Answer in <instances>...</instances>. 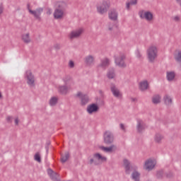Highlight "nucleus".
<instances>
[{"label":"nucleus","mask_w":181,"mask_h":181,"mask_svg":"<svg viewBox=\"0 0 181 181\" xmlns=\"http://www.w3.org/2000/svg\"><path fill=\"white\" fill-rule=\"evenodd\" d=\"M109 18L111 21H117L118 19V13H117L115 9L110 10L109 12Z\"/></svg>","instance_id":"412c9836"},{"label":"nucleus","mask_w":181,"mask_h":181,"mask_svg":"<svg viewBox=\"0 0 181 181\" xmlns=\"http://www.w3.org/2000/svg\"><path fill=\"white\" fill-rule=\"evenodd\" d=\"M123 165L127 175H129L131 173V169H132V168H134V169H136V167L132 166V165H131V162L126 158L123 160Z\"/></svg>","instance_id":"9b49d317"},{"label":"nucleus","mask_w":181,"mask_h":181,"mask_svg":"<svg viewBox=\"0 0 181 181\" xmlns=\"http://www.w3.org/2000/svg\"><path fill=\"white\" fill-rule=\"evenodd\" d=\"M4 13V6H0V15H2Z\"/></svg>","instance_id":"c03bdc74"},{"label":"nucleus","mask_w":181,"mask_h":181,"mask_svg":"<svg viewBox=\"0 0 181 181\" xmlns=\"http://www.w3.org/2000/svg\"><path fill=\"white\" fill-rule=\"evenodd\" d=\"M166 176L168 177H172V176H173L172 173H170L169 174H166Z\"/></svg>","instance_id":"de8ad7c7"},{"label":"nucleus","mask_w":181,"mask_h":181,"mask_svg":"<svg viewBox=\"0 0 181 181\" xmlns=\"http://www.w3.org/2000/svg\"><path fill=\"white\" fill-rule=\"evenodd\" d=\"M107 77L110 79L115 78V69L114 68L109 69L107 73Z\"/></svg>","instance_id":"393cba45"},{"label":"nucleus","mask_w":181,"mask_h":181,"mask_svg":"<svg viewBox=\"0 0 181 181\" xmlns=\"http://www.w3.org/2000/svg\"><path fill=\"white\" fill-rule=\"evenodd\" d=\"M148 87H149V83H148V81H144L139 83V89L141 91H145L148 90Z\"/></svg>","instance_id":"5701e85b"},{"label":"nucleus","mask_w":181,"mask_h":181,"mask_svg":"<svg viewBox=\"0 0 181 181\" xmlns=\"http://www.w3.org/2000/svg\"><path fill=\"white\" fill-rule=\"evenodd\" d=\"M177 4H179L180 6H181V0H176Z\"/></svg>","instance_id":"09e8293b"},{"label":"nucleus","mask_w":181,"mask_h":181,"mask_svg":"<svg viewBox=\"0 0 181 181\" xmlns=\"http://www.w3.org/2000/svg\"><path fill=\"white\" fill-rule=\"evenodd\" d=\"M6 120H7V122H12V117L8 116V117L6 118Z\"/></svg>","instance_id":"37998d69"},{"label":"nucleus","mask_w":181,"mask_h":181,"mask_svg":"<svg viewBox=\"0 0 181 181\" xmlns=\"http://www.w3.org/2000/svg\"><path fill=\"white\" fill-rule=\"evenodd\" d=\"M69 66L70 67V69H74V62H73V61H69Z\"/></svg>","instance_id":"58836bf2"},{"label":"nucleus","mask_w":181,"mask_h":181,"mask_svg":"<svg viewBox=\"0 0 181 181\" xmlns=\"http://www.w3.org/2000/svg\"><path fill=\"white\" fill-rule=\"evenodd\" d=\"M156 177L158 179H162L163 177V170H159L156 173Z\"/></svg>","instance_id":"e433bc0d"},{"label":"nucleus","mask_w":181,"mask_h":181,"mask_svg":"<svg viewBox=\"0 0 181 181\" xmlns=\"http://www.w3.org/2000/svg\"><path fill=\"white\" fill-rule=\"evenodd\" d=\"M141 177V173H139L138 171H134L132 173V179L134 181H139V179Z\"/></svg>","instance_id":"cd10ccee"},{"label":"nucleus","mask_w":181,"mask_h":181,"mask_svg":"<svg viewBox=\"0 0 181 181\" xmlns=\"http://www.w3.org/2000/svg\"><path fill=\"white\" fill-rule=\"evenodd\" d=\"M110 90L113 94L114 97H116V98H118L121 97V95H122V94H121V91H119V89H118V88H117V86L114 83H111Z\"/></svg>","instance_id":"2eb2a0df"},{"label":"nucleus","mask_w":181,"mask_h":181,"mask_svg":"<svg viewBox=\"0 0 181 181\" xmlns=\"http://www.w3.org/2000/svg\"><path fill=\"white\" fill-rule=\"evenodd\" d=\"M136 4H138V0H130V2H127L126 4L127 9H129L131 5H136Z\"/></svg>","instance_id":"f704fd0d"},{"label":"nucleus","mask_w":181,"mask_h":181,"mask_svg":"<svg viewBox=\"0 0 181 181\" xmlns=\"http://www.w3.org/2000/svg\"><path fill=\"white\" fill-rule=\"evenodd\" d=\"M47 13L48 15H50V13H52V10L49 9V10L47 12Z\"/></svg>","instance_id":"8fccbe9b"},{"label":"nucleus","mask_w":181,"mask_h":181,"mask_svg":"<svg viewBox=\"0 0 181 181\" xmlns=\"http://www.w3.org/2000/svg\"><path fill=\"white\" fill-rule=\"evenodd\" d=\"M64 85L69 86V84H71L73 83V80L71 79V76L66 75L62 78Z\"/></svg>","instance_id":"a878e982"},{"label":"nucleus","mask_w":181,"mask_h":181,"mask_svg":"<svg viewBox=\"0 0 181 181\" xmlns=\"http://www.w3.org/2000/svg\"><path fill=\"white\" fill-rule=\"evenodd\" d=\"M173 19L175 22H180V17L178 16L173 17Z\"/></svg>","instance_id":"4c0bfd02"},{"label":"nucleus","mask_w":181,"mask_h":181,"mask_svg":"<svg viewBox=\"0 0 181 181\" xmlns=\"http://www.w3.org/2000/svg\"><path fill=\"white\" fill-rule=\"evenodd\" d=\"M100 110V107L98 105L95 103L90 104L88 105L86 111L90 115L94 114V112H98V111Z\"/></svg>","instance_id":"ddd939ff"},{"label":"nucleus","mask_w":181,"mask_h":181,"mask_svg":"<svg viewBox=\"0 0 181 181\" xmlns=\"http://www.w3.org/2000/svg\"><path fill=\"white\" fill-rule=\"evenodd\" d=\"M69 158H70V154L66 152L65 153L64 156H62L61 162L62 163H66V162H67V160H69Z\"/></svg>","instance_id":"72a5a7b5"},{"label":"nucleus","mask_w":181,"mask_h":181,"mask_svg":"<svg viewBox=\"0 0 181 181\" xmlns=\"http://www.w3.org/2000/svg\"><path fill=\"white\" fill-rule=\"evenodd\" d=\"M163 101L165 105H172V98L169 95H164Z\"/></svg>","instance_id":"bb28decb"},{"label":"nucleus","mask_w":181,"mask_h":181,"mask_svg":"<svg viewBox=\"0 0 181 181\" xmlns=\"http://www.w3.org/2000/svg\"><path fill=\"white\" fill-rule=\"evenodd\" d=\"M160 95H155L152 98V103L153 104H159L160 103Z\"/></svg>","instance_id":"7c9ffc66"},{"label":"nucleus","mask_w":181,"mask_h":181,"mask_svg":"<svg viewBox=\"0 0 181 181\" xmlns=\"http://www.w3.org/2000/svg\"><path fill=\"white\" fill-rule=\"evenodd\" d=\"M163 136L160 134H156L154 136V141L156 144H161Z\"/></svg>","instance_id":"c756f323"},{"label":"nucleus","mask_w":181,"mask_h":181,"mask_svg":"<svg viewBox=\"0 0 181 181\" xmlns=\"http://www.w3.org/2000/svg\"><path fill=\"white\" fill-rule=\"evenodd\" d=\"M67 8V4L64 1H59L57 4V8L54 12V19H62L64 16V11Z\"/></svg>","instance_id":"f257e3e1"},{"label":"nucleus","mask_w":181,"mask_h":181,"mask_svg":"<svg viewBox=\"0 0 181 181\" xmlns=\"http://www.w3.org/2000/svg\"><path fill=\"white\" fill-rule=\"evenodd\" d=\"M58 91L60 94L66 95L69 91V86H67V85L59 86L58 87Z\"/></svg>","instance_id":"4be33fe9"},{"label":"nucleus","mask_w":181,"mask_h":181,"mask_svg":"<svg viewBox=\"0 0 181 181\" xmlns=\"http://www.w3.org/2000/svg\"><path fill=\"white\" fill-rule=\"evenodd\" d=\"M25 78L27 79V84L30 87H34L35 86V76L32 74V71L28 70L25 72Z\"/></svg>","instance_id":"6e6552de"},{"label":"nucleus","mask_w":181,"mask_h":181,"mask_svg":"<svg viewBox=\"0 0 181 181\" xmlns=\"http://www.w3.org/2000/svg\"><path fill=\"white\" fill-rule=\"evenodd\" d=\"M110 64V59L108 58H104L100 60V64L99 65V67H102V69H107Z\"/></svg>","instance_id":"6ab92c4d"},{"label":"nucleus","mask_w":181,"mask_h":181,"mask_svg":"<svg viewBox=\"0 0 181 181\" xmlns=\"http://www.w3.org/2000/svg\"><path fill=\"white\" fill-rule=\"evenodd\" d=\"M130 100H131L132 103H135V101H136V98H131Z\"/></svg>","instance_id":"49530a36"},{"label":"nucleus","mask_w":181,"mask_h":181,"mask_svg":"<svg viewBox=\"0 0 181 181\" xmlns=\"http://www.w3.org/2000/svg\"><path fill=\"white\" fill-rule=\"evenodd\" d=\"M85 63L86 66H93V63H94V57L91 55L86 57Z\"/></svg>","instance_id":"b1692460"},{"label":"nucleus","mask_w":181,"mask_h":181,"mask_svg":"<svg viewBox=\"0 0 181 181\" xmlns=\"http://www.w3.org/2000/svg\"><path fill=\"white\" fill-rule=\"evenodd\" d=\"M109 8L110 3L108 1H103L100 5L98 6L97 9L99 13L103 15V13H107Z\"/></svg>","instance_id":"1a4fd4ad"},{"label":"nucleus","mask_w":181,"mask_h":181,"mask_svg":"<svg viewBox=\"0 0 181 181\" xmlns=\"http://www.w3.org/2000/svg\"><path fill=\"white\" fill-rule=\"evenodd\" d=\"M136 57H138V59H141V57H142V55L141 54V52H139V51L137 52Z\"/></svg>","instance_id":"79ce46f5"},{"label":"nucleus","mask_w":181,"mask_h":181,"mask_svg":"<svg viewBox=\"0 0 181 181\" xmlns=\"http://www.w3.org/2000/svg\"><path fill=\"white\" fill-rule=\"evenodd\" d=\"M48 175H49L50 179H52V180L59 181V174L53 171V170L48 169Z\"/></svg>","instance_id":"a211bd4d"},{"label":"nucleus","mask_w":181,"mask_h":181,"mask_svg":"<svg viewBox=\"0 0 181 181\" xmlns=\"http://www.w3.org/2000/svg\"><path fill=\"white\" fill-rule=\"evenodd\" d=\"M76 97H78L81 99V105H86L90 101L88 96L87 95L82 94L81 92H78L76 94Z\"/></svg>","instance_id":"f8f14e48"},{"label":"nucleus","mask_w":181,"mask_h":181,"mask_svg":"<svg viewBox=\"0 0 181 181\" xmlns=\"http://www.w3.org/2000/svg\"><path fill=\"white\" fill-rule=\"evenodd\" d=\"M100 94H103V90L99 91Z\"/></svg>","instance_id":"3c124183"},{"label":"nucleus","mask_w":181,"mask_h":181,"mask_svg":"<svg viewBox=\"0 0 181 181\" xmlns=\"http://www.w3.org/2000/svg\"><path fill=\"white\" fill-rule=\"evenodd\" d=\"M2 97V93H0V98Z\"/></svg>","instance_id":"864d4df0"},{"label":"nucleus","mask_w":181,"mask_h":181,"mask_svg":"<svg viewBox=\"0 0 181 181\" xmlns=\"http://www.w3.org/2000/svg\"><path fill=\"white\" fill-rule=\"evenodd\" d=\"M100 149L102 151H103L104 152H107L108 153H112V152H115V151H117V146L112 144L109 147L101 146Z\"/></svg>","instance_id":"f3484780"},{"label":"nucleus","mask_w":181,"mask_h":181,"mask_svg":"<svg viewBox=\"0 0 181 181\" xmlns=\"http://www.w3.org/2000/svg\"><path fill=\"white\" fill-rule=\"evenodd\" d=\"M54 49H56L57 50H60L62 46L60 45V44H55V45H54Z\"/></svg>","instance_id":"ea45409f"},{"label":"nucleus","mask_w":181,"mask_h":181,"mask_svg":"<svg viewBox=\"0 0 181 181\" xmlns=\"http://www.w3.org/2000/svg\"><path fill=\"white\" fill-rule=\"evenodd\" d=\"M28 12H30L31 13V15H33L35 16V18H36L37 19H39L40 18V15L42 13V12H43V8H38L36 9V11H33L32 9H30V5L28 4Z\"/></svg>","instance_id":"9d476101"},{"label":"nucleus","mask_w":181,"mask_h":181,"mask_svg":"<svg viewBox=\"0 0 181 181\" xmlns=\"http://www.w3.org/2000/svg\"><path fill=\"white\" fill-rule=\"evenodd\" d=\"M83 32H84V30L83 28H79L78 30H72L68 35V37L73 40L74 39H78L83 35Z\"/></svg>","instance_id":"0eeeda50"},{"label":"nucleus","mask_w":181,"mask_h":181,"mask_svg":"<svg viewBox=\"0 0 181 181\" xmlns=\"http://www.w3.org/2000/svg\"><path fill=\"white\" fill-rule=\"evenodd\" d=\"M174 59L177 63H181V51H177L174 54Z\"/></svg>","instance_id":"473e14b6"},{"label":"nucleus","mask_w":181,"mask_h":181,"mask_svg":"<svg viewBox=\"0 0 181 181\" xmlns=\"http://www.w3.org/2000/svg\"><path fill=\"white\" fill-rule=\"evenodd\" d=\"M58 101H59V98H57V97L56 96H54L51 98L49 100V105H51V107H54V105L57 104Z\"/></svg>","instance_id":"2f4dec72"},{"label":"nucleus","mask_w":181,"mask_h":181,"mask_svg":"<svg viewBox=\"0 0 181 181\" xmlns=\"http://www.w3.org/2000/svg\"><path fill=\"white\" fill-rule=\"evenodd\" d=\"M103 139L106 145H111L114 142V134L110 131H106L103 134Z\"/></svg>","instance_id":"20e7f679"},{"label":"nucleus","mask_w":181,"mask_h":181,"mask_svg":"<svg viewBox=\"0 0 181 181\" xmlns=\"http://www.w3.org/2000/svg\"><path fill=\"white\" fill-rule=\"evenodd\" d=\"M34 158H35V160H36L39 163L42 162V160L40 158V154H39V153H35Z\"/></svg>","instance_id":"c9c22d12"},{"label":"nucleus","mask_w":181,"mask_h":181,"mask_svg":"<svg viewBox=\"0 0 181 181\" xmlns=\"http://www.w3.org/2000/svg\"><path fill=\"white\" fill-rule=\"evenodd\" d=\"M139 13L141 19H146L148 22L153 21V14L151 11H145L142 10L139 11Z\"/></svg>","instance_id":"39448f33"},{"label":"nucleus","mask_w":181,"mask_h":181,"mask_svg":"<svg viewBox=\"0 0 181 181\" xmlns=\"http://www.w3.org/2000/svg\"><path fill=\"white\" fill-rule=\"evenodd\" d=\"M125 55L121 54L119 57L115 58V63L116 66L121 67L122 69H125L127 67V64L125 63Z\"/></svg>","instance_id":"423d86ee"},{"label":"nucleus","mask_w":181,"mask_h":181,"mask_svg":"<svg viewBox=\"0 0 181 181\" xmlns=\"http://www.w3.org/2000/svg\"><path fill=\"white\" fill-rule=\"evenodd\" d=\"M156 165V161L153 159H148L145 162L144 168L146 170H152L153 168H155V165Z\"/></svg>","instance_id":"4468645a"},{"label":"nucleus","mask_w":181,"mask_h":181,"mask_svg":"<svg viewBox=\"0 0 181 181\" xmlns=\"http://www.w3.org/2000/svg\"><path fill=\"white\" fill-rule=\"evenodd\" d=\"M94 158H90L88 163L89 165H95V166H98L99 165H102L104 162H107V157L103 156L100 153H96L93 154ZM95 159V160H94Z\"/></svg>","instance_id":"f03ea898"},{"label":"nucleus","mask_w":181,"mask_h":181,"mask_svg":"<svg viewBox=\"0 0 181 181\" xmlns=\"http://www.w3.org/2000/svg\"><path fill=\"white\" fill-rule=\"evenodd\" d=\"M15 124H16V125H19V119H18V118L15 119Z\"/></svg>","instance_id":"a18cd8bd"},{"label":"nucleus","mask_w":181,"mask_h":181,"mask_svg":"<svg viewBox=\"0 0 181 181\" xmlns=\"http://www.w3.org/2000/svg\"><path fill=\"white\" fill-rule=\"evenodd\" d=\"M148 60L151 63L155 62V59L158 57V49L155 46L150 47L147 50Z\"/></svg>","instance_id":"7ed1b4c3"},{"label":"nucleus","mask_w":181,"mask_h":181,"mask_svg":"<svg viewBox=\"0 0 181 181\" xmlns=\"http://www.w3.org/2000/svg\"><path fill=\"white\" fill-rule=\"evenodd\" d=\"M109 30H112V28H109Z\"/></svg>","instance_id":"603ef678"},{"label":"nucleus","mask_w":181,"mask_h":181,"mask_svg":"<svg viewBox=\"0 0 181 181\" xmlns=\"http://www.w3.org/2000/svg\"><path fill=\"white\" fill-rule=\"evenodd\" d=\"M175 76H176V74H175L174 71H168L167 72V80L168 81H173Z\"/></svg>","instance_id":"c85d7f7f"},{"label":"nucleus","mask_w":181,"mask_h":181,"mask_svg":"<svg viewBox=\"0 0 181 181\" xmlns=\"http://www.w3.org/2000/svg\"><path fill=\"white\" fill-rule=\"evenodd\" d=\"M21 40L26 45H28V43H30L32 42V40L30 39V34L29 33L23 34L21 35Z\"/></svg>","instance_id":"aec40b11"},{"label":"nucleus","mask_w":181,"mask_h":181,"mask_svg":"<svg viewBox=\"0 0 181 181\" xmlns=\"http://www.w3.org/2000/svg\"><path fill=\"white\" fill-rule=\"evenodd\" d=\"M145 128H146V126L145 125L144 121L141 119H137V132H139V134H141L143 131H145Z\"/></svg>","instance_id":"dca6fc26"},{"label":"nucleus","mask_w":181,"mask_h":181,"mask_svg":"<svg viewBox=\"0 0 181 181\" xmlns=\"http://www.w3.org/2000/svg\"><path fill=\"white\" fill-rule=\"evenodd\" d=\"M120 128L121 129H122V131L125 132V126L124 125V124L122 123L120 124Z\"/></svg>","instance_id":"a19ab883"}]
</instances>
